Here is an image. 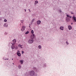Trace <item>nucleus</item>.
Listing matches in <instances>:
<instances>
[{"label": "nucleus", "mask_w": 76, "mask_h": 76, "mask_svg": "<svg viewBox=\"0 0 76 76\" xmlns=\"http://www.w3.org/2000/svg\"><path fill=\"white\" fill-rule=\"evenodd\" d=\"M72 16H70L69 15H66V22H69V20H70V19L72 18Z\"/></svg>", "instance_id": "1"}, {"label": "nucleus", "mask_w": 76, "mask_h": 76, "mask_svg": "<svg viewBox=\"0 0 76 76\" xmlns=\"http://www.w3.org/2000/svg\"><path fill=\"white\" fill-rule=\"evenodd\" d=\"M26 27L25 26H22V29H21V31L23 32L25 30V28Z\"/></svg>", "instance_id": "5"}, {"label": "nucleus", "mask_w": 76, "mask_h": 76, "mask_svg": "<svg viewBox=\"0 0 76 76\" xmlns=\"http://www.w3.org/2000/svg\"><path fill=\"white\" fill-rule=\"evenodd\" d=\"M3 59H4V60H9V58H5L4 57L3 58Z\"/></svg>", "instance_id": "20"}, {"label": "nucleus", "mask_w": 76, "mask_h": 76, "mask_svg": "<svg viewBox=\"0 0 76 76\" xmlns=\"http://www.w3.org/2000/svg\"><path fill=\"white\" fill-rule=\"evenodd\" d=\"M73 22H75L74 21H73Z\"/></svg>", "instance_id": "42"}, {"label": "nucleus", "mask_w": 76, "mask_h": 76, "mask_svg": "<svg viewBox=\"0 0 76 76\" xmlns=\"http://www.w3.org/2000/svg\"><path fill=\"white\" fill-rule=\"evenodd\" d=\"M7 34V32H5V35H6Z\"/></svg>", "instance_id": "29"}, {"label": "nucleus", "mask_w": 76, "mask_h": 76, "mask_svg": "<svg viewBox=\"0 0 76 76\" xmlns=\"http://www.w3.org/2000/svg\"><path fill=\"white\" fill-rule=\"evenodd\" d=\"M15 46H11V48L12 50H13L15 49Z\"/></svg>", "instance_id": "16"}, {"label": "nucleus", "mask_w": 76, "mask_h": 76, "mask_svg": "<svg viewBox=\"0 0 76 76\" xmlns=\"http://www.w3.org/2000/svg\"><path fill=\"white\" fill-rule=\"evenodd\" d=\"M23 21H24V20H20V22H21V23H23Z\"/></svg>", "instance_id": "23"}, {"label": "nucleus", "mask_w": 76, "mask_h": 76, "mask_svg": "<svg viewBox=\"0 0 76 76\" xmlns=\"http://www.w3.org/2000/svg\"><path fill=\"white\" fill-rule=\"evenodd\" d=\"M60 29L62 30V31H63L64 30V27L63 26H61L59 28Z\"/></svg>", "instance_id": "12"}, {"label": "nucleus", "mask_w": 76, "mask_h": 76, "mask_svg": "<svg viewBox=\"0 0 76 76\" xmlns=\"http://www.w3.org/2000/svg\"><path fill=\"white\" fill-rule=\"evenodd\" d=\"M17 54L18 57H20L21 56V54L20 53V51L19 50H18V52L17 53Z\"/></svg>", "instance_id": "6"}, {"label": "nucleus", "mask_w": 76, "mask_h": 76, "mask_svg": "<svg viewBox=\"0 0 76 76\" xmlns=\"http://www.w3.org/2000/svg\"><path fill=\"white\" fill-rule=\"evenodd\" d=\"M4 26L5 28H7L8 26V24L7 23H4Z\"/></svg>", "instance_id": "10"}, {"label": "nucleus", "mask_w": 76, "mask_h": 76, "mask_svg": "<svg viewBox=\"0 0 76 76\" xmlns=\"http://www.w3.org/2000/svg\"><path fill=\"white\" fill-rule=\"evenodd\" d=\"M41 61L42 62L41 64L42 66L43 67H47V64L45 63L42 62V60H41Z\"/></svg>", "instance_id": "3"}, {"label": "nucleus", "mask_w": 76, "mask_h": 76, "mask_svg": "<svg viewBox=\"0 0 76 76\" xmlns=\"http://www.w3.org/2000/svg\"><path fill=\"white\" fill-rule=\"evenodd\" d=\"M31 32L32 34H33L34 33V31L33 30H31Z\"/></svg>", "instance_id": "18"}, {"label": "nucleus", "mask_w": 76, "mask_h": 76, "mask_svg": "<svg viewBox=\"0 0 76 76\" xmlns=\"http://www.w3.org/2000/svg\"><path fill=\"white\" fill-rule=\"evenodd\" d=\"M72 18L73 19V20L76 22V17H75V16H73V17H72Z\"/></svg>", "instance_id": "9"}, {"label": "nucleus", "mask_w": 76, "mask_h": 76, "mask_svg": "<svg viewBox=\"0 0 76 76\" xmlns=\"http://www.w3.org/2000/svg\"><path fill=\"white\" fill-rule=\"evenodd\" d=\"M71 24L72 25H73V23H71Z\"/></svg>", "instance_id": "38"}, {"label": "nucleus", "mask_w": 76, "mask_h": 76, "mask_svg": "<svg viewBox=\"0 0 76 76\" xmlns=\"http://www.w3.org/2000/svg\"><path fill=\"white\" fill-rule=\"evenodd\" d=\"M29 28H31V26H29Z\"/></svg>", "instance_id": "41"}, {"label": "nucleus", "mask_w": 76, "mask_h": 76, "mask_svg": "<svg viewBox=\"0 0 76 76\" xmlns=\"http://www.w3.org/2000/svg\"><path fill=\"white\" fill-rule=\"evenodd\" d=\"M42 48V47H41V45H39L38 46L39 49H41Z\"/></svg>", "instance_id": "17"}, {"label": "nucleus", "mask_w": 76, "mask_h": 76, "mask_svg": "<svg viewBox=\"0 0 76 76\" xmlns=\"http://www.w3.org/2000/svg\"><path fill=\"white\" fill-rule=\"evenodd\" d=\"M23 53H24V52L23 51H22V53L23 54Z\"/></svg>", "instance_id": "33"}, {"label": "nucleus", "mask_w": 76, "mask_h": 76, "mask_svg": "<svg viewBox=\"0 0 76 76\" xmlns=\"http://www.w3.org/2000/svg\"><path fill=\"white\" fill-rule=\"evenodd\" d=\"M29 26H31V24H29Z\"/></svg>", "instance_id": "43"}, {"label": "nucleus", "mask_w": 76, "mask_h": 76, "mask_svg": "<svg viewBox=\"0 0 76 76\" xmlns=\"http://www.w3.org/2000/svg\"><path fill=\"white\" fill-rule=\"evenodd\" d=\"M18 46H19V47H20H20H21V46H22V45H21L20 44H19Z\"/></svg>", "instance_id": "27"}, {"label": "nucleus", "mask_w": 76, "mask_h": 76, "mask_svg": "<svg viewBox=\"0 0 76 76\" xmlns=\"http://www.w3.org/2000/svg\"><path fill=\"white\" fill-rule=\"evenodd\" d=\"M15 43H13L12 44V46H15Z\"/></svg>", "instance_id": "22"}, {"label": "nucleus", "mask_w": 76, "mask_h": 76, "mask_svg": "<svg viewBox=\"0 0 76 76\" xmlns=\"http://www.w3.org/2000/svg\"><path fill=\"white\" fill-rule=\"evenodd\" d=\"M20 61L21 64H22L23 63V60H20Z\"/></svg>", "instance_id": "14"}, {"label": "nucleus", "mask_w": 76, "mask_h": 76, "mask_svg": "<svg viewBox=\"0 0 76 76\" xmlns=\"http://www.w3.org/2000/svg\"><path fill=\"white\" fill-rule=\"evenodd\" d=\"M12 9H13V8H12Z\"/></svg>", "instance_id": "45"}, {"label": "nucleus", "mask_w": 76, "mask_h": 76, "mask_svg": "<svg viewBox=\"0 0 76 76\" xmlns=\"http://www.w3.org/2000/svg\"><path fill=\"white\" fill-rule=\"evenodd\" d=\"M29 31H26V32L25 33V34H26V35L27 34H28V33H29Z\"/></svg>", "instance_id": "19"}, {"label": "nucleus", "mask_w": 76, "mask_h": 76, "mask_svg": "<svg viewBox=\"0 0 76 76\" xmlns=\"http://www.w3.org/2000/svg\"><path fill=\"white\" fill-rule=\"evenodd\" d=\"M38 3V1H35V4H37Z\"/></svg>", "instance_id": "21"}, {"label": "nucleus", "mask_w": 76, "mask_h": 76, "mask_svg": "<svg viewBox=\"0 0 76 76\" xmlns=\"http://www.w3.org/2000/svg\"><path fill=\"white\" fill-rule=\"evenodd\" d=\"M35 37V35H34V34H32V35H31V38L33 39H34V37Z\"/></svg>", "instance_id": "13"}, {"label": "nucleus", "mask_w": 76, "mask_h": 76, "mask_svg": "<svg viewBox=\"0 0 76 76\" xmlns=\"http://www.w3.org/2000/svg\"><path fill=\"white\" fill-rule=\"evenodd\" d=\"M71 14H72V15H74V14H75L73 12H71Z\"/></svg>", "instance_id": "32"}, {"label": "nucleus", "mask_w": 76, "mask_h": 76, "mask_svg": "<svg viewBox=\"0 0 76 76\" xmlns=\"http://www.w3.org/2000/svg\"><path fill=\"white\" fill-rule=\"evenodd\" d=\"M30 76H34L35 75V73L34 71L32 70L29 72Z\"/></svg>", "instance_id": "2"}, {"label": "nucleus", "mask_w": 76, "mask_h": 76, "mask_svg": "<svg viewBox=\"0 0 76 76\" xmlns=\"http://www.w3.org/2000/svg\"><path fill=\"white\" fill-rule=\"evenodd\" d=\"M25 12H26V9H25Z\"/></svg>", "instance_id": "37"}, {"label": "nucleus", "mask_w": 76, "mask_h": 76, "mask_svg": "<svg viewBox=\"0 0 76 76\" xmlns=\"http://www.w3.org/2000/svg\"><path fill=\"white\" fill-rule=\"evenodd\" d=\"M37 25H39L41 23V21L40 20H38L37 21Z\"/></svg>", "instance_id": "8"}, {"label": "nucleus", "mask_w": 76, "mask_h": 76, "mask_svg": "<svg viewBox=\"0 0 76 76\" xmlns=\"http://www.w3.org/2000/svg\"><path fill=\"white\" fill-rule=\"evenodd\" d=\"M66 43L67 45H69V42H67V41H66Z\"/></svg>", "instance_id": "26"}, {"label": "nucleus", "mask_w": 76, "mask_h": 76, "mask_svg": "<svg viewBox=\"0 0 76 76\" xmlns=\"http://www.w3.org/2000/svg\"><path fill=\"white\" fill-rule=\"evenodd\" d=\"M20 48H22V47L21 46V47H20Z\"/></svg>", "instance_id": "35"}, {"label": "nucleus", "mask_w": 76, "mask_h": 76, "mask_svg": "<svg viewBox=\"0 0 76 76\" xmlns=\"http://www.w3.org/2000/svg\"><path fill=\"white\" fill-rule=\"evenodd\" d=\"M18 67L19 69H21V67L19 65L18 66Z\"/></svg>", "instance_id": "24"}, {"label": "nucleus", "mask_w": 76, "mask_h": 76, "mask_svg": "<svg viewBox=\"0 0 76 76\" xmlns=\"http://www.w3.org/2000/svg\"><path fill=\"white\" fill-rule=\"evenodd\" d=\"M12 42L13 43H16V39H14L12 40Z\"/></svg>", "instance_id": "15"}, {"label": "nucleus", "mask_w": 76, "mask_h": 76, "mask_svg": "<svg viewBox=\"0 0 76 76\" xmlns=\"http://www.w3.org/2000/svg\"><path fill=\"white\" fill-rule=\"evenodd\" d=\"M12 60H13V58H12Z\"/></svg>", "instance_id": "39"}, {"label": "nucleus", "mask_w": 76, "mask_h": 76, "mask_svg": "<svg viewBox=\"0 0 76 76\" xmlns=\"http://www.w3.org/2000/svg\"><path fill=\"white\" fill-rule=\"evenodd\" d=\"M3 1H4L5 0H3Z\"/></svg>", "instance_id": "40"}, {"label": "nucleus", "mask_w": 76, "mask_h": 76, "mask_svg": "<svg viewBox=\"0 0 76 76\" xmlns=\"http://www.w3.org/2000/svg\"><path fill=\"white\" fill-rule=\"evenodd\" d=\"M34 20H35V19H32V20L31 21V22H33L34 21Z\"/></svg>", "instance_id": "25"}, {"label": "nucleus", "mask_w": 76, "mask_h": 76, "mask_svg": "<svg viewBox=\"0 0 76 76\" xmlns=\"http://www.w3.org/2000/svg\"><path fill=\"white\" fill-rule=\"evenodd\" d=\"M18 47L16 46L15 48V49H16V50H17V49H18Z\"/></svg>", "instance_id": "31"}, {"label": "nucleus", "mask_w": 76, "mask_h": 76, "mask_svg": "<svg viewBox=\"0 0 76 76\" xmlns=\"http://www.w3.org/2000/svg\"><path fill=\"white\" fill-rule=\"evenodd\" d=\"M33 69L34 70V71H36V72H39V70L37 69L35 67H33Z\"/></svg>", "instance_id": "7"}, {"label": "nucleus", "mask_w": 76, "mask_h": 76, "mask_svg": "<svg viewBox=\"0 0 76 76\" xmlns=\"http://www.w3.org/2000/svg\"><path fill=\"white\" fill-rule=\"evenodd\" d=\"M33 39H32V38H31V39H30L28 40V44H31L34 42V40H33Z\"/></svg>", "instance_id": "4"}, {"label": "nucleus", "mask_w": 76, "mask_h": 76, "mask_svg": "<svg viewBox=\"0 0 76 76\" xmlns=\"http://www.w3.org/2000/svg\"><path fill=\"white\" fill-rule=\"evenodd\" d=\"M13 64H14V63H13Z\"/></svg>", "instance_id": "44"}, {"label": "nucleus", "mask_w": 76, "mask_h": 76, "mask_svg": "<svg viewBox=\"0 0 76 76\" xmlns=\"http://www.w3.org/2000/svg\"><path fill=\"white\" fill-rule=\"evenodd\" d=\"M7 20L6 19H5L4 20V22H7Z\"/></svg>", "instance_id": "28"}, {"label": "nucleus", "mask_w": 76, "mask_h": 76, "mask_svg": "<svg viewBox=\"0 0 76 76\" xmlns=\"http://www.w3.org/2000/svg\"><path fill=\"white\" fill-rule=\"evenodd\" d=\"M72 1H76V0H72Z\"/></svg>", "instance_id": "36"}, {"label": "nucleus", "mask_w": 76, "mask_h": 76, "mask_svg": "<svg viewBox=\"0 0 76 76\" xmlns=\"http://www.w3.org/2000/svg\"><path fill=\"white\" fill-rule=\"evenodd\" d=\"M28 10H29V12H31V11H30V10L29 9H28Z\"/></svg>", "instance_id": "34"}, {"label": "nucleus", "mask_w": 76, "mask_h": 76, "mask_svg": "<svg viewBox=\"0 0 76 76\" xmlns=\"http://www.w3.org/2000/svg\"><path fill=\"white\" fill-rule=\"evenodd\" d=\"M59 11L60 13H61V10H59Z\"/></svg>", "instance_id": "30"}, {"label": "nucleus", "mask_w": 76, "mask_h": 76, "mask_svg": "<svg viewBox=\"0 0 76 76\" xmlns=\"http://www.w3.org/2000/svg\"><path fill=\"white\" fill-rule=\"evenodd\" d=\"M68 28L69 30H71V29H72V27L71 26H68Z\"/></svg>", "instance_id": "11"}]
</instances>
